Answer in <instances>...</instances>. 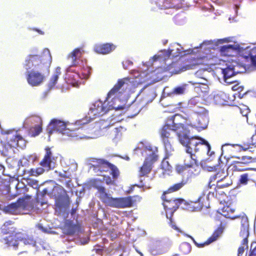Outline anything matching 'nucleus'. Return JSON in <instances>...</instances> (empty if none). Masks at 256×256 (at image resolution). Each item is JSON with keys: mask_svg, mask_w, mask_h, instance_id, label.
I'll use <instances>...</instances> for the list:
<instances>
[{"mask_svg": "<svg viewBox=\"0 0 256 256\" xmlns=\"http://www.w3.org/2000/svg\"><path fill=\"white\" fill-rule=\"evenodd\" d=\"M182 119V116L178 114L168 118L160 132L166 154H170L174 150L172 143L173 137L176 136L180 142L186 147V152H196L200 149H204L208 154L211 156L214 152L210 154V146L208 142L203 138H190V130L180 122Z\"/></svg>", "mask_w": 256, "mask_h": 256, "instance_id": "nucleus-1", "label": "nucleus"}, {"mask_svg": "<svg viewBox=\"0 0 256 256\" xmlns=\"http://www.w3.org/2000/svg\"><path fill=\"white\" fill-rule=\"evenodd\" d=\"M42 58L38 55H30L26 60L24 68L28 82L32 86H37L41 84L44 80L43 72L48 69L52 61V56L50 50L46 48L44 50Z\"/></svg>", "mask_w": 256, "mask_h": 256, "instance_id": "nucleus-2", "label": "nucleus"}, {"mask_svg": "<svg viewBox=\"0 0 256 256\" xmlns=\"http://www.w3.org/2000/svg\"><path fill=\"white\" fill-rule=\"evenodd\" d=\"M203 102L202 98L195 96L192 98L188 104L194 114L188 124L201 130L206 128L209 122L208 111L204 107V104Z\"/></svg>", "mask_w": 256, "mask_h": 256, "instance_id": "nucleus-3", "label": "nucleus"}, {"mask_svg": "<svg viewBox=\"0 0 256 256\" xmlns=\"http://www.w3.org/2000/svg\"><path fill=\"white\" fill-rule=\"evenodd\" d=\"M128 86V84L122 80H118V83L114 85V88L108 94L106 100L102 102L101 100H98L94 103L90 108L88 112L89 117L94 119L97 116H102L112 108H118L119 106L114 102L111 104H108V100L114 96L116 92L122 88V90Z\"/></svg>", "mask_w": 256, "mask_h": 256, "instance_id": "nucleus-4", "label": "nucleus"}, {"mask_svg": "<svg viewBox=\"0 0 256 256\" xmlns=\"http://www.w3.org/2000/svg\"><path fill=\"white\" fill-rule=\"evenodd\" d=\"M94 186L97 189L99 198L106 206L117 208L130 207L134 201L132 196L124 198H112L108 194L104 187L102 185L101 180L96 179L94 182Z\"/></svg>", "mask_w": 256, "mask_h": 256, "instance_id": "nucleus-5", "label": "nucleus"}, {"mask_svg": "<svg viewBox=\"0 0 256 256\" xmlns=\"http://www.w3.org/2000/svg\"><path fill=\"white\" fill-rule=\"evenodd\" d=\"M136 153L140 152L143 156H146L144 162L143 166L141 167L140 171V182L142 184L143 180L142 177L148 174L152 168V164L155 162L158 158L156 154L158 150L156 147H152L151 146H146L144 148L140 147L136 148L134 150ZM138 187H144V185H135Z\"/></svg>", "mask_w": 256, "mask_h": 256, "instance_id": "nucleus-6", "label": "nucleus"}, {"mask_svg": "<svg viewBox=\"0 0 256 256\" xmlns=\"http://www.w3.org/2000/svg\"><path fill=\"white\" fill-rule=\"evenodd\" d=\"M220 51L222 55L228 56H234L238 52H242L244 51H246V53L248 52V55L245 56L244 58L250 60L252 65L256 67V48L250 50V46H246L244 44L240 45L234 43L222 46Z\"/></svg>", "mask_w": 256, "mask_h": 256, "instance_id": "nucleus-7", "label": "nucleus"}, {"mask_svg": "<svg viewBox=\"0 0 256 256\" xmlns=\"http://www.w3.org/2000/svg\"><path fill=\"white\" fill-rule=\"evenodd\" d=\"M162 198L164 199V202L163 204L164 209L166 210H170V212L172 214H173L178 208L179 206L182 204L186 206V208L190 209L192 208V210L193 211H199L202 208L203 204H201L200 202L201 200L202 199V196H199L198 199V202H191V204H186V202L182 199H170V200H168L166 198L164 199V196H162ZM182 208H185L184 207L182 206ZM166 213H168V211H166ZM166 217L168 218V214H166Z\"/></svg>", "mask_w": 256, "mask_h": 256, "instance_id": "nucleus-8", "label": "nucleus"}, {"mask_svg": "<svg viewBox=\"0 0 256 256\" xmlns=\"http://www.w3.org/2000/svg\"><path fill=\"white\" fill-rule=\"evenodd\" d=\"M119 80H122L124 82H126L128 84V86L123 90L120 88V90L116 92V94L112 96L110 100H108V104H111L114 102L116 104L117 106H120V108H112V110H123L128 108V107H130V109H132L134 106V105H126V103L127 100L126 98V96H127V94L130 90V87L132 86L131 82L126 78L121 79Z\"/></svg>", "mask_w": 256, "mask_h": 256, "instance_id": "nucleus-9", "label": "nucleus"}, {"mask_svg": "<svg viewBox=\"0 0 256 256\" xmlns=\"http://www.w3.org/2000/svg\"><path fill=\"white\" fill-rule=\"evenodd\" d=\"M10 234L8 236H4L0 240L2 243L6 244V246H12L16 250L18 246H23L24 245L34 246L35 240L32 238H25L22 236L21 234Z\"/></svg>", "mask_w": 256, "mask_h": 256, "instance_id": "nucleus-10", "label": "nucleus"}, {"mask_svg": "<svg viewBox=\"0 0 256 256\" xmlns=\"http://www.w3.org/2000/svg\"><path fill=\"white\" fill-rule=\"evenodd\" d=\"M81 54V49L76 48L68 56V59L72 60V64L66 69L65 79H68L70 83L78 82L79 79L82 78L80 74L76 72V70L72 68L74 66H76L80 64V58Z\"/></svg>", "mask_w": 256, "mask_h": 256, "instance_id": "nucleus-11", "label": "nucleus"}, {"mask_svg": "<svg viewBox=\"0 0 256 256\" xmlns=\"http://www.w3.org/2000/svg\"><path fill=\"white\" fill-rule=\"evenodd\" d=\"M171 242L169 240L153 238L148 245L149 252L153 256H158L166 252L169 249Z\"/></svg>", "mask_w": 256, "mask_h": 256, "instance_id": "nucleus-12", "label": "nucleus"}, {"mask_svg": "<svg viewBox=\"0 0 256 256\" xmlns=\"http://www.w3.org/2000/svg\"><path fill=\"white\" fill-rule=\"evenodd\" d=\"M93 164H91L90 168H93L95 172L99 174L98 172L101 173L102 172L106 171L110 169L111 174L114 178H116L119 174V171L117 168L114 164L110 163L103 159H95L92 161Z\"/></svg>", "mask_w": 256, "mask_h": 256, "instance_id": "nucleus-13", "label": "nucleus"}, {"mask_svg": "<svg viewBox=\"0 0 256 256\" xmlns=\"http://www.w3.org/2000/svg\"><path fill=\"white\" fill-rule=\"evenodd\" d=\"M30 198L28 196L20 198L16 202L12 203L7 206L2 207L0 206V209H2L6 213L12 214H20L28 206Z\"/></svg>", "mask_w": 256, "mask_h": 256, "instance_id": "nucleus-14", "label": "nucleus"}, {"mask_svg": "<svg viewBox=\"0 0 256 256\" xmlns=\"http://www.w3.org/2000/svg\"><path fill=\"white\" fill-rule=\"evenodd\" d=\"M42 120L40 117L32 116L26 118L24 122V127L29 130L32 136L38 135L42 130Z\"/></svg>", "mask_w": 256, "mask_h": 256, "instance_id": "nucleus-15", "label": "nucleus"}, {"mask_svg": "<svg viewBox=\"0 0 256 256\" xmlns=\"http://www.w3.org/2000/svg\"><path fill=\"white\" fill-rule=\"evenodd\" d=\"M182 50L183 48L178 44H173L170 46L168 50L160 51L154 58H159L160 62H164L170 56L176 57L180 54L184 53L185 51H182Z\"/></svg>", "mask_w": 256, "mask_h": 256, "instance_id": "nucleus-16", "label": "nucleus"}, {"mask_svg": "<svg viewBox=\"0 0 256 256\" xmlns=\"http://www.w3.org/2000/svg\"><path fill=\"white\" fill-rule=\"evenodd\" d=\"M66 127L67 125L64 122L53 119L48 126L46 131L50 134H51L53 132H56L62 133L64 135L72 136L71 130Z\"/></svg>", "mask_w": 256, "mask_h": 256, "instance_id": "nucleus-17", "label": "nucleus"}, {"mask_svg": "<svg viewBox=\"0 0 256 256\" xmlns=\"http://www.w3.org/2000/svg\"><path fill=\"white\" fill-rule=\"evenodd\" d=\"M77 164L75 162L72 163L67 170L58 172V176H60L58 181L65 184L67 188H70L72 186V174L77 170Z\"/></svg>", "mask_w": 256, "mask_h": 256, "instance_id": "nucleus-18", "label": "nucleus"}, {"mask_svg": "<svg viewBox=\"0 0 256 256\" xmlns=\"http://www.w3.org/2000/svg\"><path fill=\"white\" fill-rule=\"evenodd\" d=\"M56 200V205L60 209L66 208L69 204V200L65 196V192L63 188L58 186L52 188V192Z\"/></svg>", "mask_w": 256, "mask_h": 256, "instance_id": "nucleus-19", "label": "nucleus"}, {"mask_svg": "<svg viewBox=\"0 0 256 256\" xmlns=\"http://www.w3.org/2000/svg\"><path fill=\"white\" fill-rule=\"evenodd\" d=\"M188 84H184L174 88L172 90H169L168 87H166L163 90L162 98L166 96L172 97L175 95H180L185 94L188 90Z\"/></svg>", "mask_w": 256, "mask_h": 256, "instance_id": "nucleus-20", "label": "nucleus"}, {"mask_svg": "<svg viewBox=\"0 0 256 256\" xmlns=\"http://www.w3.org/2000/svg\"><path fill=\"white\" fill-rule=\"evenodd\" d=\"M46 154L43 160L40 162V165L45 168L47 170L54 168L55 167V158L52 156L51 148L47 147L45 149Z\"/></svg>", "mask_w": 256, "mask_h": 256, "instance_id": "nucleus-21", "label": "nucleus"}, {"mask_svg": "<svg viewBox=\"0 0 256 256\" xmlns=\"http://www.w3.org/2000/svg\"><path fill=\"white\" fill-rule=\"evenodd\" d=\"M240 236L243 238L242 245H246L248 248V238L249 236V224L248 218L246 216H242L241 219V228L240 233Z\"/></svg>", "mask_w": 256, "mask_h": 256, "instance_id": "nucleus-22", "label": "nucleus"}, {"mask_svg": "<svg viewBox=\"0 0 256 256\" xmlns=\"http://www.w3.org/2000/svg\"><path fill=\"white\" fill-rule=\"evenodd\" d=\"M222 230L221 228H218L212 234L211 237H210L206 242L202 244L198 243L194 239L190 236L187 234H184V235L190 238L194 242V244L198 248H203L205 246L210 244V243L216 240L222 234Z\"/></svg>", "mask_w": 256, "mask_h": 256, "instance_id": "nucleus-23", "label": "nucleus"}, {"mask_svg": "<svg viewBox=\"0 0 256 256\" xmlns=\"http://www.w3.org/2000/svg\"><path fill=\"white\" fill-rule=\"evenodd\" d=\"M78 228L76 225L70 226L67 228V234L64 236V242H68L69 244V246L72 247L76 244L74 241L75 238L74 234L78 231Z\"/></svg>", "mask_w": 256, "mask_h": 256, "instance_id": "nucleus-24", "label": "nucleus"}, {"mask_svg": "<svg viewBox=\"0 0 256 256\" xmlns=\"http://www.w3.org/2000/svg\"><path fill=\"white\" fill-rule=\"evenodd\" d=\"M238 66H236V68L232 66L231 64L228 65L226 68H222L221 72L222 76V78H228L230 76H234L236 74L244 70L243 68L242 70L238 69Z\"/></svg>", "mask_w": 256, "mask_h": 256, "instance_id": "nucleus-25", "label": "nucleus"}, {"mask_svg": "<svg viewBox=\"0 0 256 256\" xmlns=\"http://www.w3.org/2000/svg\"><path fill=\"white\" fill-rule=\"evenodd\" d=\"M126 130V128L120 126L110 130V138L114 142L117 143L122 137V134Z\"/></svg>", "mask_w": 256, "mask_h": 256, "instance_id": "nucleus-26", "label": "nucleus"}, {"mask_svg": "<svg viewBox=\"0 0 256 256\" xmlns=\"http://www.w3.org/2000/svg\"><path fill=\"white\" fill-rule=\"evenodd\" d=\"M184 164L185 166L188 168L196 166L198 168V161L196 159V156L195 154L192 152H186V155L184 157Z\"/></svg>", "mask_w": 256, "mask_h": 256, "instance_id": "nucleus-27", "label": "nucleus"}, {"mask_svg": "<svg viewBox=\"0 0 256 256\" xmlns=\"http://www.w3.org/2000/svg\"><path fill=\"white\" fill-rule=\"evenodd\" d=\"M115 46L110 44H104L96 45L94 46V50L96 52L106 54L114 50Z\"/></svg>", "mask_w": 256, "mask_h": 256, "instance_id": "nucleus-28", "label": "nucleus"}, {"mask_svg": "<svg viewBox=\"0 0 256 256\" xmlns=\"http://www.w3.org/2000/svg\"><path fill=\"white\" fill-rule=\"evenodd\" d=\"M218 174H214L213 176H210L208 185L206 186L204 188V190L202 192V194L201 196L202 198L206 195L207 198L208 199L210 195L212 194V196L214 194V192H212L210 191H209V189H211L212 188V186H214L215 184H212L218 178Z\"/></svg>", "mask_w": 256, "mask_h": 256, "instance_id": "nucleus-29", "label": "nucleus"}, {"mask_svg": "<svg viewBox=\"0 0 256 256\" xmlns=\"http://www.w3.org/2000/svg\"><path fill=\"white\" fill-rule=\"evenodd\" d=\"M226 40L225 39H218L217 40H205L200 44V47L204 49H214L215 46H217L220 44H222Z\"/></svg>", "mask_w": 256, "mask_h": 256, "instance_id": "nucleus-30", "label": "nucleus"}, {"mask_svg": "<svg viewBox=\"0 0 256 256\" xmlns=\"http://www.w3.org/2000/svg\"><path fill=\"white\" fill-rule=\"evenodd\" d=\"M60 74V68H56L54 73L51 76L48 84V87L49 90L55 88L58 82L59 76Z\"/></svg>", "mask_w": 256, "mask_h": 256, "instance_id": "nucleus-31", "label": "nucleus"}, {"mask_svg": "<svg viewBox=\"0 0 256 256\" xmlns=\"http://www.w3.org/2000/svg\"><path fill=\"white\" fill-rule=\"evenodd\" d=\"M208 80L206 79L202 78L198 81L194 82H190L194 85L195 88L200 89L202 92H206L208 88V86L206 84Z\"/></svg>", "mask_w": 256, "mask_h": 256, "instance_id": "nucleus-32", "label": "nucleus"}, {"mask_svg": "<svg viewBox=\"0 0 256 256\" xmlns=\"http://www.w3.org/2000/svg\"><path fill=\"white\" fill-rule=\"evenodd\" d=\"M226 94L220 92L214 96V100L216 104H222L226 101Z\"/></svg>", "mask_w": 256, "mask_h": 256, "instance_id": "nucleus-33", "label": "nucleus"}, {"mask_svg": "<svg viewBox=\"0 0 256 256\" xmlns=\"http://www.w3.org/2000/svg\"><path fill=\"white\" fill-rule=\"evenodd\" d=\"M252 172H248L242 174L239 180L240 184L243 185L246 184L249 180H252Z\"/></svg>", "mask_w": 256, "mask_h": 256, "instance_id": "nucleus-34", "label": "nucleus"}, {"mask_svg": "<svg viewBox=\"0 0 256 256\" xmlns=\"http://www.w3.org/2000/svg\"><path fill=\"white\" fill-rule=\"evenodd\" d=\"M154 2L160 8H166L170 6L171 0H156Z\"/></svg>", "mask_w": 256, "mask_h": 256, "instance_id": "nucleus-35", "label": "nucleus"}, {"mask_svg": "<svg viewBox=\"0 0 256 256\" xmlns=\"http://www.w3.org/2000/svg\"><path fill=\"white\" fill-rule=\"evenodd\" d=\"M161 167L162 173L164 174H166L168 175L170 174V172L172 170V166L168 161L164 160L161 164Z\"/></svg>", "mask_w": 256, "mask_h": 256, "instance_id": "nucleus-36", "label": "nucleus"}, {"mask_svg": "<svg viewBox=\"0 0 256 256\" xmlns=\"http://www.w3.org/2000/svg\"><path fill=\"white\" fill-rule=\"evenodd\" d=\"M34 158L32 156H28L27 157H24L20 160L18 162V166H26L28 165L30 161H34Z\"/></svg>", "mask_w": 256, "mask_h": 256, "instance_id": "nucleus-37", "label": "nucleus"}, {"mask_svg": "<svg viewBox=\"0 0 256 256\" xmlns=\"http://www.w3.org/2000/svg\"><path fill=\"white\" fill-rule=\"evenodd\" d=\"M233 212V210L230 209L228 206H224L222 210L221 214L225 216L226 218H234V217H232L231 214Z\"/></svg>", "mask_w": 256, "mask_h": 256, "instance_id": "nucleus-38", "label": "nucleus"}, {"mask_svg": "<svg viewBox=\"0 0 256 256\" xmlns=\"http://www.w3.org/2000/svg\"><path fill=\"white\" fill-rule=\"evenodd\" d=\"M12 222H8L4 224L1 228V230L2 233L4 234L7 235L10 234V232H13V230H11L12 229V228H9L8 226L11 225Z\"/></svg>", "mask_w": 256, "mask_h": 256, "instance_id": "nucleus-39", "label": "nucleus"}, {"mask_svg": "<svg viewBox=\"0 0 256 256\" xmlns=\"http://www.w3.org/2000/svg\"><path fill=\"white\" fill-rule=\"evenodd\" d=\"M180 250L184 254H188L190 252L191 247L188 242H184L180 245Z\"/></svg>", "mask_w": 256, "mask_h": 256, "instance_id": "nucleus-40", "label": "nucleus"}, {"mask_svg": "<svg viewBox=\"0 0 256 256\" xmlns=\"http://www.w3.org/2000/svg\"><path fill=\"white\" fill-rule=\"evenodd\" d=\"M184 183L182 182L174 184V186L170 187L168 190V192L167 193H170L174 192L177 191L179 190L180 188H182L184 184Z\"/></svg>", "mask_w": 256, "mask_h": 256, "instance_id": "nucleus-41", "label": "nucleus"}, {"mask_svg": "<svg viewBox=\"0 0 256 256\" xmlns=\"http://www.w3.org/2000/svg\"><path fill=\"white\" fill-rule=\"evenodd\" d=\"M46 170V171H48L46 170V169L43 167V168H38L36 169H32L31 170V174L32 176H38V175H40V174H42L44 171Z\"/></svg>", "mask_w": 256, "mask_h": 256, "instance_id": "nucleus-42", "label": "nucleus"}, {"mask_svg": "<svg viewBox=\"0 0 256 256\" xmlns=\"http://www.w3.org/2000/svg\"><path fill=\"white\" fill-rule=\"evenodd\" d=\"M236 158L240 160V161H235L234 162L237 163L238 164H246L248 163L250 160L251 158L247 156H242V157H237Z\"/></svg>", "mask_w": 256, "mask_h": 256, "instance_id": "nucleus-43", "label": "nucleus"}, {"mask_svg": "<svg viewBox=\"0 0 256 256\" xmlns=\"http://www.w3.org/2000/svg\"><path fill=\"white\" fill-rule=\"evenodd\" d=\"M206 162L205 160H202L200 162V164L201 165V166L204 170H206L209 172H212L216 170V166H208L206 165Z\"/></svg>", "mask_w": 256, "mask_h": 256, "instance_id": "nucleus-44", "label": "nucleus"}, {"mask_svg": "<svg viewBox=\"0 0 256 256\" xmlns=\"http://www.w3.org/2000/svg\"><path fill=\"white\" fill-rule=\"evenodd\" d=\"M231 64H232V66H234V67H235V68H236V66H238V69L239 70H242V68H244V70H242V72H240L238 73L244 72H245V71L246 70L245 65H244V64H238L236 60H232V62L231 63Z\"/></svg>", "mask_w": 256, "mask_h": 256, "instance_id": "nucleus-45", "label": "nucleus"}, {"mask_svg": "<svg viewBox=\"0 0 256 256\" xmlns=\"http://www.w3.org/2000/svg\"><path fill=\"white\" fill-rule=\"evenodd\" d=\"M256 255V242H254L251 244L250 248V254L249 255Z\"/></svg>", "mask_w": 256, "mask_h": 256, "instance_id": "nucleus-46", "label": "nucleus"}, {"mask_svg": "<svg viewBox=\"0 0 256 256\" xmlns=\"http://www.w3.org/2000/svg\"><path fill=\"white\" fill-rule=\"evenodd\" d=\"M52 189H50L48 188H44L42 191V196L48 195L50 196H54V194L52 193Z\"/></svg>", "mask_w": 256, "mask_h": 256, "instance_id": "nucleus-47", "label": "nucleus"}, {"mask_svg": "<svg viewBox=\"0 0 256 256\" xmlns=\"http://www.w3.org/2000/svg\"><path fill=\"white\" fill-rule=\"evenodd\" d=\"M28 184L34 188H36L38 186V182L36 180H30Z\"/></svg>", "mask_w": 256, "mask_h": 256, "instance_id": "nucleus-48", "label": "nucleus"}, {"mask_svg": "<svg viewBox=\"0 0 256 256\" xmlns=\"http://www.w3.org/2000/svg\"><path fill=\"white\" fill-rule=\"evenodd\" d=\"M92 251L98 254L102 255L104 250L100 246H95Z\"/></svg>", "mask_w": 256, "mask_h": 256, "instance_id": "nucleus-49", "label": "nucleus"}, {"mask_svg": "<svg viewBox=\"0 0 256 256\" xmlns=\"http://www.w3.org/2000/svg\"><path fill=\"white\" fill-rule=\"evenodd\" d=\"M38 228L39 230H40L42 232H45V233H50L52 232L50 229L44 228L41 224H38Z\"/></svg>", "mask_w": 256, "mask_h": 256, "instance_id": "nucleus-50", "label": "nucleus"}, {"mask_svg": "<svg viewBox=\"0 0 256 256\" xmlns=\"http://www.w3.org/2000/svg\"><path fill=\"white\" fill-rule=\"evenodd\" d=\"M234 76H230L228 78H223V80L224 82H226L228 84H231L234 83L235 82V80H234Z\"/></svg>", "mask_w": 256, "mask_h": 256, "instance_id": "nucleus-51", "label": "nucleus"}, {"mask_svg": "<svg viewBox=\"0 0 256 256\" xmlns=\"http://www.w3.org/2000/svg\"><path fill=\"white\" fill-rule=\"evenodd\" d=\"M154 56L152 58V60H150L149 62L146 64H144V65H146V67L148 68V67L150 66L152 64V63L154 62H156V60H159L160 59L158 58H154Z\"/></svg>", "mask_w": 256, "mask_h": 256, "instance_id": "nucleus-52", "label": "nucleus"}, {"mask_svg": "<svg viewBox=\"0 0 256 256\" xmlns=\"http://www.w3.org/2000/svg\"><path fill=\"white\" fill-rule=\"evenodd\" d=\"M246 245H242L238 249V256H242L244 252V246Z\"/></svg>", "mask_w": 256, "mask_h": 256, "instance_id": "nucleus-53", "label": "nucleus"}, {"mask_svg": "<svg viewBox=\"0 0 256 256\" xmlns=\"http://www.w3.org/2000/svg\"><path fill=\"white\" fill-rule=\"evenodd\" d=\"M132 62L130 60H126L122 62L123 67L124 69H126L128 66L132 65Z\"/></svg>", "mask_w": 256, "mask_h": 256, "instance_id": "nucleus-54", "label": "nucleus"}, {"mask_svg": "<svg viewBox=\"0 0 256 256\" xmlns=\"http://www.w3.org/2000/svg\"><path fill=\"white\" fill-rule=\"evenodd\" d=\"M170 226L172 228L176 230H177L178 232L182 233V232L176 226L175 224L173 223L172 221L170 222Z\"/></svg>", "mask_w": 256, "mask_h": 256, "instance_id": "nucleus-55", "label": "nucleus"}, {"mask_svg": "<svg viewBox=\"0 0 256 256\" xmlns=\"http://www.w3.org/2000/svg\"><path fill=\"white\" fill-rule=\"evenodd\" d=\"M87 123V121L86 120H82L76 122L77 125H83Z\"/></svg>", "mask_w": 256, "mask_h": 256, "instance_id": "nucleus-56", "label": "nucleus"}, {"mask_svg": "<svg viewBox=\"0 0 256 256\" xmlns=\"http://www.w3.org/2000/svg\"><path fill=\"white\" fill-rule=\"evenodd\" d=\"M176 170L178 173H180L183 171L184 168L182 166H177Z\"/></svg>", "mask_w": 256, "mask_h": 256, "instance_id": "nucleus-57", "label": "nucleus"}, {"mask_svg": "<svg viewBox=\"0 0 256 256\" xmlns=\"http://www.w3.org/2000/svg\"><path fill=\"white\" fill-rule=\"evenodd\" d=\"M105 180H106V184H112V180H111L110 178V177L106 178Z\"/></svg>", "mask_w": 256, "mask_h": 256, "instance_id": "nucleus-58", "label": "nucleus"}, {"mask_svg": "<svg viewBox=\"0 0 256 256\" xmlns=\"http://www.w3.org/2000/svg\"><path fill=\"white\" fill-rule=\"evenodd\" d=\"M240 88H244V87L241 86H238L236 85H235L232 87L233 90H239Z\"/></svg>", "mask_w": 256, "mask_h": 256, "instance_id": "nucleus-59", "label": "nucleus"}, {"mask_svg": "<svg viewBox=\"0 0 256 256\" xmlns=\"http://www.w3.org/2000/svg\"><path fill=\"white\" fill-rule=\"evenodd\" d=\"M88 241H89L88 239L84 238V240L83 241H82L81 242H82V244H88Z\"/></svg>", "mask_w": 256, "mask_h": 256, "instance_id": "nucleus-60", "label": "nucleus"}, {"mask_svg": "<svg viewBox=\"0 0 256 256\" xmlns=\"http://www.w3.org/2000/svg\"><path fill=\"white\" fill-rule=\"evenodd\" d=\"M201 73H202V70H198L196 72L195 74L196 76H200V75L201 74Z\"/></svg>", "mask_w": 256, "mask_h": 256, "instance_id": "nucleus-61", "label": "nucleus"}, {"mask_svg": "<svg viewBox=\"0 0 256 256\" xmlns=\"http://www.w3.org/2000/svg\"><path fill=\"white\" fill-rule=\"evenodd\" d=\"M246 92L244 93V94H242L240 93L239 94L238 96L240 98H243L244 96L246 94Z\"/></svg>", "mask_w": 256, "mask_h": 256, "instance_id": "nucleus-62", "label": "nucleus"}, {"mask_svg": "<svg viewBox=\"0 0 256 256\" xmlns=\"http://www.w3.org/2000/svg\"><path fill=\"white\" fill-rule=\"evenodd\" d=\"M134 186H133L132 187V188H130V189L128 191V194L130 193V192L133 190V188H134Z\"/></svg>", "mask_w": 256, "mask_h": 256, "instance_id": "nucleus-63", "label": "nucleus"}, {"mask_svg": "<svg viewBox=\"0 0 256 256\" xmlns=\"http://www.w3.org/2000/svg\"><path fill=\"white\" fill-rule=\"evenodd\" d=\"M234 6L236 8V12H237L239 8V6L236 4Z\"/></svg>", "mask_w": 256, "mask_h": 256, "instance_id": "nucleus-64", "label": "nucleus"}]
</instances>
